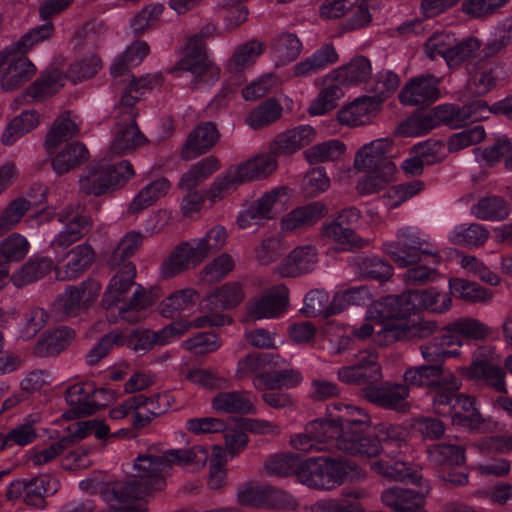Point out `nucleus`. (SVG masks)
Listing matches in <instances>:
<instances>
[{"mask_svg":"<svg viewBox=\"0 0 512 512\" xmlns=\"http://www.w3.org/2000/svg\"><path fill=\"white\" fill-rule=\"evenodd\" d=\"M339 411L336 418L328 419L336 429L335 445L338 450L350 455L372 458L380 454L378 442L371 436L364 435L370 427L371 419L365 410L360 407L335 402L329 406V410Z\"/></svg>","mask_w":512,"mask_h":512,"instance_id":"obj_1","label":"nucleus"},{"mask_svg":"<svg viewBox=\"0 0 512 512\" xmlns=\"http://www.w3.org/2000/svg\"><path fill=\"white\" fill-rule=\"evenodd\" d=\"M135 276V265L127 262L110 279L101 300L102 307L107 311L113 310L117 304L123 302L130 289L136 286L129 301L118 308L117 315H109L112 321L121 319L129 323L140 322L145 317L146 309L152 304L146 289L134 282Z\"/></svg>","mask_w":512,"mask_h":512,"instance_id":"obj_2","label":"nucleus"},{"mask_svg":"<svg viewBox=\"0 0 512 512\" xmlns=\"http://www.w3.org/2000/svg\"><path fill=\"white\" fill-rule=\"evenodd\" d=\"M208 458L207 449L201 445L170 449L159 456L141 454L134 461V476L143 479L144 491L149 495L164 488L165 478L169 475L173 465L187 466L191 464L203 467Z\"/></svg>","mask_w":512,"mask_h":512,"instance_id":"obj_3","label":"nucleus"},{"mask_svg":"<svg viewBox=\"0 0 512 512\" xmlns=\"http://www.w3.org/2000/svg\"><path fill=\"white\" fill-rule=\"evenodd\" d=\"M227 241L223 226H214L203 237L178 244L160 267L161 277L170 279L202 263L210 254L220 250Z\"/></svg>","mask_w":512,"mask_h":512,"instance_id":"obj_4","label":"nucleus"},{"mask_svg":"<svg viewBox=\"0 0 512 512\" xmlns=\"http://www.w3.org/2000/svg\"><path fill=\"white\" fill-rule=\"evenodd\" d=\"M404 385L410 387H429L435 394L433 410L446 413L450 408L451 393L461 388V381L451 371H445L441 364H425L409 367L403 374Z\"/></svg>","mask_w":512,"mask_h":512,"instance_id":"obj_5","label":"nucleus"},{"mask_svg":"<svg viewBox=\"0 0 512 512\" xmlns=\"http://www.w3.org/2000/svg\"><path fill=\"white\" fill-rule=\"evenodd\" d=\"M381 249L401 268L416 265L426 256L432 258L433 264H439L441 261L438 248L419 228L414 226L399 228L396 232V240L384 242Z\"/></svg>","mask_w":512,"mask_h":512,"instance_id":"obj_6","label":"nucleus"},{"mask_svg":"<svg viewBox=\"0 0 512 512\" xmlns=\"http://www.w3.org/2000/svg\"><path fill=\"white\" fill-rule=\"evenodd\" d=\"M452 300L446 293H441L435 288L427 290H413L400 296H387L379 300L371 309V315L377 313L378 317L400 316L407 312H413L416 306L437 313H443L450 309Z\"/></svg>","mask_w":512,"mask_h":512,"instance_id":"obj_7","label":"nucleus"},{"mask_svg":"<svg viewBox=\"0 0 512 512\" xmlns=\"http://www.w3.org/2000/svg\"><path fill=\"white\" fill-rule=\"evenodd\" d=\"M101 67L102 61L97 55H86L69 66L66 76L57 69L47 71L28 87L24 97L43 100L57 93L64 86L66 78L73 83L81 82L96 75Z\"/></svg>","mask_w":512,"mask_h":512,"instance_id":"obj_8","label":"nucleus"},{"mask_svg":"<svg viewBox=\"0 0 512 512\" xmlns=\"http://www.w3.org/2000/svg\"><path fill=\"white\" fill-rule=\"evenodd\" d=\"M215 31L214 26L205 27L200 33L190 36L187 40L185 54L177 63L173 72H189L195 87H209L214 84L220 76V69L208 58L205 48V37Z\"/></svg>","mask_w":512,"mask_h":512,"instance_id":"obj_9","label":"nucleus"},{"mask_svg":"<svg viewBox=\"0 0 512 512\" xmlns=\"http://www.w3.org/2000/svg\"><path fill=\"white\" fill-rule=\"evenodd\" d=\"M134 174L135 171L127 160L111 163L102 159L87 168L79 179V185L83 193L101 196L124 185Z\"/></svg>","mask_w":512,"mask_h":512,"instance_id":"obj_10","label":"nucleus"},{"mask_svg":"<svg viewBox=\"0 0 512 512\" xmlns=\"http://www.w3.org/2000/svg\"><path fill=\"white\" fill-rule=\"evenodd\" d=\"M136 117L137 111L133 108L131 97L125 96L115 105L111 153L117 155L129 153L145 144L146 139L136 124Z\"/></svg>","mask_w":512,"mask_h":512,"instance_id":"obj_11","label":"nucleus"},{"mask_svg":"<svg viewBox=\"0 0 512 512\" xmlns=\"http://www.w3.org/2000/svg\"><path fill=\"white\" fill-rule=\"evenodd\" d=\"M435 322L425 320L418 314L407 312L395 316L391 323L386 324L378 332V340L382 345H389L395 341H411L430 337L436 331Z\"/></svg>","mask_w":512,"mask_h":512,"instance_id":"obj_12","label":"nucleus"},{"mask_svg":"<svg viewBox=\"0 0 512 512\" xmlns=\"http://www.w3.org/2000/svg\"><path fill=\"white\" fill-rule=\"evenodd\" d=\"M56 218L64 226L50 242V247L55 252L76 243L92 228V220L80 212L78 205H67L56 214Z\"/></svg>","mask_w":512,"mask_h":512,"instance_id":"obj_13","label":"nucleus"},{"mask_svg":"<svg viewBox=\"0 0 512 512\" xmlns=\"http://www.w3.org/2000/svg\"><path fill=\"white\" fill-rule=\"evenodd\" d=\"M101 288L100 282L94 279L70 285L58 296L55 307L65 316H76L96 302Z\"/></svg>","mask_w":512,"mask_h":512,"instance_id":"obj_14","label":"nucleus"},{"mask_svg":"<svg viewBox=\"0 0 512 512\" xmlns=\"http://www.w3.org/2000/svg\"><path fill=\"white\" fill-rule=\"evenodd\" d=\"M336 429L328 419L309 422L302 433L292 435L291 446L303 452L325 451L336 448Z\"/></svg>","mask_w":512,"mask_h":512,"instance_id":"obj_15","label":"nucleus"},{"mask_svg":"<svg viewBox=\"0 0 512 512\" xmlns=\"http://www.w3.org/2000/svg\"><path fill=\"white\" fill-rule=\"evenodd\" d=\"M415 490L393 486L381 494L382 503L398 512H426L425 498L430 492V485L424 479L419 483H412Z\"/></svg>","mask_w":512,"mask_h":512,"instance_id":"obj_16","label":"nucleus"},{"mask_svg":"<svg viewBox=\"0 0 512 512\" xmlns=\"http://www.w3.org/2000/svg\"><path fill=\"white\" fill-rule=\"evenodd\" d=\"M494 350L490 346H481L473 353V361L470 366L461 368V371L471 379H481L496 391H504L506 387L505 372L496 365L490 363L493 360Z\"/></svg>","mask_w":512,"mask_h":512,"instance_id":"obj_17","label":"nucleus"},{"mask_svg":"<svg viewBox=\"0 0 512 512\" xmlns=\"http://www.w3.org/2000/svg\"><path fill=\"white\" fill-rule=\"evenodd\" d=\"M59 487V482L51 476H39L31 479H20L12 482L6 492L8 499L24 497L26 504L40 507L47 495L54 494Z\"/></svg>","mask_w":512,"mask_h":512,"instance_id":"obj_18","label":"nucleus"},{"mask_svg":"<svg viewBox=\"0 0 512 512\" xmlns=\"http://www.w3.org/2000/svg\"><path fill=\"white\" fill-rule=\"evenodd\" d=\"M362 396L381 408L406 412L409 409L407 401L410 390L401 383H385L380 386L368 385L362 389Z\"/></svg>","mask_w":512,"mask_h":512,"instance_id":"obj_19","label":"nucleus"},{"mask_svg":"<svg viewBox=\"0 0 512 512\" xmlns=\"http://www.w3.org/2000/svg\"><path fill=\"white\" fill-rule=\"evenodd\" d=\"M439 98V80L430 74L410 79L399 94L400 102L408 106L430 105Z\"/></svg>","mask_w":512,"mask_h":512,"instance_id":"obj_20","label":"nucleus"},{"mask_svg":"<svg viewBox=\"0 0 512 512\" xmlns=\"http://www.w3.org/2000/svg\"><path fill=\"white\" fill-rule=\"evenodd\" d=\"M29 199L18 197L12 200L0 215V236L15 228L32 206H37L46 199L47 187L34 184L28 192Z\"/></svg>","mask_w":512,"mask_h":512,"instance_id":"obj_21","label":"nucleus"},{"mask_svg":"<svg viewBox=\"0 0 512 512\" xmlns=\"http://www.w3.org/2000/svg\"><path fill=\"white\" fill-rule=\"evenodd\" d=\"M448 407L450 409L446 413L438 414L451 417L453 425L476 431L482 429L484 419L473 397L453 392Z\"/></svg>","mask_w":512,"mask_h":512,"instance_id":"obj_22","label":"nucleus"},{"mask_svg":"<svg viewBox=\"0 0 512 512\" xmlns=\"http://www.w3.org/2000/svg\"><path fill=\"white\" fill-rule=\"evenodd\" d=\"M288 288L277 285L248 304V313L253 319H272L283 315L288 307Z\"/></svg>","mask_w":512,"mask_h":512,"instance_id":"obj_23","label":"nucleus"},{"mask_svg":"<svg viewBox=\"0 0 512 512\" xmlns=\"http://www.w3.org/2000/svg\"><path fill=\"white\" fill-rule=\"evenodd\" d=\"M337 375L341 382L347 384L360 385L378 381L381 373L376 354L371 351L359 352L355 363L341 367Z\"/></svg>","mask_w":512,"mask_h":512,"instance_id":"obj_24","label":"nucleus"},{"mask_svg":"<svg viewBox=\"0 0 512 512\" xmlns=\"http://www.w3.org/2000/svg\"><path fill=\"white\" fill-rule=\"evenodd\" d=\"M95 259L91 245L82 243L70 249L63 258V264L58 262L55 268L56 278L60 281H71L81 276L89 269Z\"/></svg>","mask_w":512,"mask_h":512,"instance_id":"obj_25","label":"nucleus"},{"mask_svg":"<svg viewBox=\"0 0 512 512\" xmlns=\"http://www.w3.org/2000/svg\"><path fill=\"white\" fill-rule=\"evenodd\" d=\"M318 263V252L315 246L307 244L294 248L278 265L280 277H298L312 272Z\"/></svg>","mask_w":512,"mask_h":512,"instance_id":"obj_26","label":"nucleus"},{"mask_svg":"<svg viewBox=\"0 0 512 512\" xmlns=\"http://www.w3.org/2000/svg\"><path fill=\"white\" fill-rule=\"evenodd\" d=\"M326 213L325 204L320 201L311 202L285 214L280 220V229L285 234L304 231L320 221Z\"/></svg>","mask_w":512,"mask_h":512,"instance_id":"obj_27","label":"nucleus"},{"mask_svg":"<svg viewBox=\"0 0 512 512\" xmlns=\"http://www.w3.org/2000/svg\"><path fill=\"white\" fill-rule=\"evenodd\" d=\"M388 458L380 459L371 464V469L380 476L392 481L419 483L423 477L407 461L401 453L394 451L385 453Z\"/></svg>","mask_w":512,"mask_h":512,"instance_id":"obj_28","label":"nucleus"},{"mask_svg":"<svg viewBox=\"0 0 512 512\" xmlns=\"http://www.w3.org/2000/svg\"><path fill=\"white\" fill-rule=\"evenodd\" d=\"M230 322V318L223 314L206 315L198 317L194 319L192 322H173L159 329L158 331L153 332L154 342L156 345H166L175 341L177 338H179L181 335L187 332L192 326L196 328H201L205 326H224L226 324H229Z\"/></svg>","mask_w":512,"mask_h":512,"instance_id":"obj_29","label":"nucleus"},{"mask_svg":"<svg viewBox=\"0 0 512 512\" xmlns=\"http://www.w3.org/2000/svg\"><path fill=\"white\" fill-rule=\"evenodd\" d=\"M254 399L250 391H221L212 397L210 405L219 414H255Z\"/></svg>","mask_w":512,"mask_h":512,"instance_id":"obj_30","label":"nucleus"},{"mask_svg":"<svg viewBox=\"0 0 512 512\" xmlns=\"http://www.w3.org/2000/svg\"><path fill=\"white\" fill-rule=\"evenodd\" d=\"M105 393V389H97L92 382H80L68 387L65 398L76 415L85 416L97 411V398Z\"/></svg>","mask_w":512,"mask_h":512,"instance_id":"obj_31","label":"nucleus"},{"mask_svg":"<svg viewBox=\"0 0 512 512\" xmlns=\"http://www.w3.org/2000/svg\"><path fill=\"white\" fill-rule=\"evenodd\" d=\"M136 400V417L132 420L135 429L148 425L155 417L164 414L172 404V396L168 393H158L152 396L134 395Z\"/></svg>","mask_w":512,"mask_h":512,"instance_id":"obj_32","label":"nucleus"},{"mask_svg":"<svg viewBox=\"0 0 512 512\" xmlns=\"http://www.w3.org/2000/svg\"><path fill=\"white\" fill-rule=\"evenodd\" d=\"M326 477L329 481V491L345 482H358L365 478L362 469L353 461L343 457L323 456Z\"/></svg>","mask_w":512,"mask_h":512,"instance_id":"obj_33","label":"nucleus"},{"mask_svg":"<svg viewBox=\"0 0 512 512\" xmlns=\"http://www.w3.org/2000/svg\"><path fill=\"white\" fill-rule=\"evenodd\" d=\"M316 136L315 129L310 125H299L279 134L270 144L273 154L289 155L309 145Z\"/></svg>","mask_w":512,"mask_h":512,"instance_id":"obj_34","label":"nucleus"},{"mask_svg":"<svg viewBox=\"0 0 512 512\" xmlns=\"http://www.w3.org/2000/svg\"><path fill=\"white\" fill-rule=\"evenodd\" d=\"M391 149L388 139H376L363 145L356 153L354 166L364 171L370 169H383L384 165L395 166L387 157Z\"/></svg>","mask_w":512,"mask_h":512,"instance_id":"obj_35","label":"nucleus"},{"mask_svg":"<svg viewBox=\"0 0 512 512\" xmlns=\"http://www.w3.org/2000/svg\"><path fill=\"white\" fill-rule=\"evenodd\" d=\"M463 342L457 335L447 331L441 336L434 337L429 342L420 346V353L427 364H441L460 354L458 349H450L452 346L460 347Z\"/></svg>","mask_w":512,"mask_h":512,"instance_id":"obj_36","label":"nucleus"},{"mask_svg":"<svg viewBox=\"0 0 512 512\" xmlns=\"http://www.w3.org/2000/svg\"><path fill=\"white\" fill-rule=\"evenodd\" d=\"M5 64L7 68L1 78V87L7 91L18 88L36 73L35 65L24 54H11L1 68Z\"/></svg>","mask_w":512,"mask_h":512,"instance_id":"obj_37","label":"nucleus"},{"mask_svg":"<svg viewBox=\"0 0 512 512\" xmlns=\"http://www.w3.org/2000/svg\"><path fill=\"white\" fill-rule=\"evenodd\" d=\"M371 75V61L360 55L352 58L349 63L332 70L328 74V80L339 82L343 87L364 83Z\"/></svg>","mask_w":512,"mask_h":512,"instance_id":"obj_38","label":"nucleus"},{"mask_svg":"<svg viewBox=\"0 0 512 512\" xmlns=\"http://www.w3.org/2000/svg\"><path fill=\"white\" fill-rule=\"evenodd\" d=\"M378 102L374 97L364 96L355 99L338 112L341 124L356 127L369 124L378 110Z\"/></svg>","mask_w":512,"mask_h":512,"instance_id":"obj_39","label":"nucleus"},{"mask_svg":"<svg viewBox=\"0 0 512 512\" xmlns=\"http://www.w3.org/2000/svg\"><path fill=\"white\" fill-rule=\"evenodd\" d=\"M219 139V132L212 122L198 125L188 136L182 156L192 159L207 152Z\"/></svg>","mask_w":512,"mask_h":512,"instance_id":"obj_40","label":"nucleus"},{"mask_svg":"<svg viewBox=\"0 0 512 512\" xmlns=\"http://www.w3.org/2000/svg\"><path fill=\"white\" fill-rule=\"evenodd\" d=\"M80 121L70 111L63 112L54 121L45 140L47 152L52 155L55 149L70 138L76 137L79 133Z\"/></svg>","mask_w":512,"mask_h":512,"instance_id":"obj_41","label":"nucleus"},{"mask_svg":"<svg viewBox=\"0 0 512 512\" xmlns=\"http://www.w3.org/2000/svg\"><path fill=\"white\" fill-rule=\"evenodd\" d=\"M277 156L279 155L270 151L268 154H259L250 158L235 167L244 183L260 180L276 170Z\"/></svg>","mask_w":512,"mask_h":512,"instance_id":"obj_42","label":"nucleus"},{"mask_svg":"<svg viewBox=\"0 0 512 512\" xmlns=\"http://www.w3.org/2000/svg\"><path fill=\"white\" fill-rule=\"evenodd\" d=\"M339 59L332 44H326L317 49L311 56L302 60L294 66V75L299 77H308L328 66L335 64Z\"/></svg>","mask_w":512,"mask_h":512,"instance_id":"obj_43","label":"nucleus"},{"mask_svg":"<svg viewBox=\"0 0 512 512\" xmlns=\"http://www.w3.org/2000/svg\"><path fill=\"white\" fill-rule=\"evenodd\" d=\"M244 298L242 285L237 282H228L207 296L205 307L211 311L227 310L239 305Z\"/></svg>","mask_w":512,"mask_h":512,"instance_id":"obj_44","label":"nucleus"},{"mask_svg":"<svg viewBox=\"0 0 512 512\" xmlns=\"http://www.w3.org/2000/svg\"><path fill=\"white\" fill-rule=\"evenodd\" d=\"M297 478L309 488L329 491L330 479L325 474L323 456L302 460L297 470Z\"/></svg>","mask_w":512,"mask_h":512,"instance_id":"obj_45","label":"nucleus"},{"mask_svg":"<svg viewBox=\"0 0 512 512\" xmlns=\"http://www.w3.org/2000/svg\"><path fill=\"white\" fill-rule=\"evenodd\" d=\"M488 238L489 231L479 223L456 225L448 234L452 244L468 248L483 246Z\"/></svg>","mask_w":512,"mask_h":512,"instance_id":"obj_46","label":"nucleus"},{"mask_svg":"<svg viewBox=\"0 0 512 512\" xmlns=\"http://www.w3.org/2000/svg\"><path fill=\"white\" fill-rule=\"evenodd\" d=\"M171 188L166 178H159L144 186L133 198L129 205L128 212L137 214L156 203L164 197Z\"/></svg>","mask_w":512,"mask_h":512,"instance_id":"obj_47","label":"nucleus"},{"mask_svg":"<svg viewBox=\"0 0 512 512\" xmlns=\"http://www.w3.org/2000/svg\"><path fill=\"white\" fill-rule=\"evenodd\" d=\"M39 113L34 110H24L14 117L2 133L1 141L4 145H13L25 134L33 131L39 125Z\"/></svg>","mask_w":512,"mask_h":512,"instance_id":"obj_48","label":"nucleus"},{"mask_svg":"<svg viewBox=\"0 0 512 512\" xmlns=\"http://www.w3.org/2000/svg\"><path fill=\"white\" fill-rule=\"evenodd\" d=\"M263 49V43L256 39L238 45L231 58L227 61L226 68L230 72L235 73L243 71L256 62L257 58L262 54Z\"/></svg>","mask_w":512,"mask_h":512,"instance_id":"obj_49","label":"nucleus"},{"mask_svg":"<svg viewBox=\"0 0 512 512\" xmlns=\"http://www.w3.org/2000/svg\"><path fill=\"white\" fill-rule=\"evenodd\" d=\"M219 168L220 162L216 157H206L192 165L191 168L182 175L178 186L183 190H192Z\"/></svg>","mask_w":512,"mask_h":512,"instance_id":"obj_50","label":"nucleus"},{"mask_svg":"<svg viewBox=\"0 0 512 512\" xmlns=\"http://www.w3.org/2000/svg\"><path fill=\"white\" fill-rule=\"evenodd\" d=\"M471 213L480 220L501 221L508 217L510 208L503 198L489 196L479 199L472 206Z\"/></svg>","mask_w":512,"mask_h":512,"instance_id":"obj_51","label":"nucleus"},{"mask_svg":"<svg viewBox=\"0 0 512 512\" xmlns=\"http://www.w3.org/2000/svg\"><path fill=\"white\" fill-rule=\"evenodd\" d=\"M41 421L38 413L26 416L23 421L11 429L4 437L5 446H26L32 443L38 436L36 425Z\"/></svg>","mask_w":512,"mask_h":512,"instance_id":"obj_52","label":"nucleus"},{"mask_svg":"<svg viewBox=\"0 0 512 512\" xmlns=\"http://www.w3.org/2000/svg\"><path fill=\"white\" fill-rule=\"evenodd\" d=\"M75 337V332L68 327H59L38 341L35 354L47 357L59 354Z\"/></svg>","mask_w":512,"mask_h":512,"instance_id":"obj_53","label":"nucleus"},{"mask_svg":"<svg viewBox=\"0 0 512 512\" xmlns=\"http://www.w3.org/2000/svg\"><path fill=\"white\" fill-rule=\"evenodd\" d=\"M321 233L324 237L337 243L344 250L359 248L365 245L364 240L358 237L350 227H346L336 220L330 223H324L321 227Z\"/></svg>","mask_w":512,"mask_h":512,"instance_id":"obj_54","label":"nucleus"},{"mask_svg":"<svg viewBox=\"0 0 512 512\" xmlns=\"http://www.w3.org/2000/svg\"><path fill=\"white\" fill-rule=\"evenodd\" d=\"M448 333L471 340H483L491 335L492 330L483 322L469 317L458 318L446 325Z\"/></svg>","mask_w":512,"mask_h":512,"instance_id":"obj_55","label":"nucleus"},{"mask_svg":"<svg viewBox=\"0 0 512 512\" xmlns=\"http://www.w3.org/2000/svg\"><path fill=\"white\" fill-rule=\"evenodd\" d=\"M468 90L475 95H485L496 86V76L490 65L479 62L468 70Z\"/></svg>","mask_w":512,"mask_h":512,"instance_id":"obj_56","label":"nucleus"},{"mask_svg":"<svg viewBox=\"0 0 512 512\" xmlns=\"http://www.w3.org/2000/svg\"><path fill=\"white\" fill-rule=\"evenodd\" d=\"M88 155L89 152L84 144L73 142L53 157V169L58 175L64 174L87 160Z\"/></svg>","mask_w":512,"mask_h":512,"instance_id":"obj_57","label":"nucleus"},{"mask_svg":"<svg viewBox=\"0 0 512 512\" xmlns=\"http://www.w3.org/2000/svg\"><path fill=\"white\" fill-rule=\"evenodd\" d=\"M427 453L430 462L435 465H461L465 461L463 447L451 440L428 447Z\"/></svg>","mask_w":512,"mask_h":512,"instance_id":"obj_58","label":"nucleus"},{"mask_svg":"<svg viewBox=\"0 0 512 512\" xmlns=\"http://www.w3.org/2000/svg\"><path fill=\"white\" fill-rule=\"evenodd\" d=\"M449 288L453 296L470 303H487L493 297L491 290L460 278L450 279Z\"/></svg>","mask_w":512,"mask_h":512,"instance_id":"obj_59","label":"nucleus"},{"mask_svg":"<svg viewBox=\"0 0 512 512\" xmlns=\"http://www.w3.org/2000/svg\"><path fill=\"white\" fill-rule=\"evenodd\" d=\"M343 87L339 82L326 78L325 87L309 106V113L314 116L324 115L337 106L338 100L343 96Z\"/></svg>","mask_w":512,"mask_h":512,"instance_id":"obj_60","label":"nucleus"},{"mask_svg":"<svg viewBox=\"0 0 512 512\" xmlns=\"http://www.w3.org/2000/svg\"><path fill=\"white\" fill-rule=\"evenodd\" d=\"M53 268V261L47 257L30 259L11 278L16 287H23L44 277Z\"/></svg>","mask_w":512,"mask_h":512,"instance_id":"obj_61","label":"nucleus"},{"mask_svg":"<svg viewBox=\"0 0 512 512\" xmlns=\"http://www.w3.org/2000/svg\"><path fill=\"white\" fill-rule=\"evenodd\" d=\"M197 299L198 294L195 290L190 288L182 289L162 300L159 305V311L166 318L174 317L189 310L195 305Z\"/></svg>","mask_w":512,"mask_h":512,"instance_id":"obj_62","label":"nucleus"},{"mask_svg":"<svg viewBox=\"0 0 512 512\" xmlns=\"http://www.w3.org/2000/svg\"><path fill=\"white\" fill-rule=\"evenodd\" d=\"M368 174L357 184L360 194H374L384 189L393 179L396 171L395 166L384 165L383 169L366 170Z\"/></svg>","mask_w":512,"mask_h":512,"instance_id":"obj_63","label":"nucleus"},{"mask_svg":"<svg viewBox=\"0 0 512 512\" xmlns=\"http://www.w3.org/2000/svg\"><path fill=\"white\" fill-rule=\"evenodd\" d=\"M301 50L302 43L293 33H281L272 43V53L282 65L294 61Z\"/></svg>","mask_w":512,"mask_h":512,"instance_id":"obj_64","label":"nucleus"}]
</instances>
